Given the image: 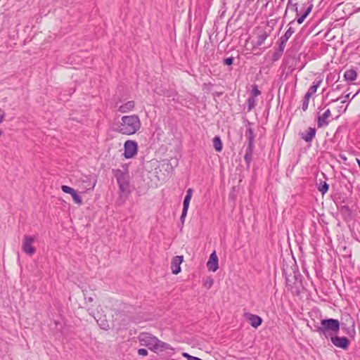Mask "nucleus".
Listing matches in <instances>:
<instances>
[{
  "instance_id": "1",
  "label": "nucleus",
  "mask_w": 360,
  "mask_h": 360,
  "mask_svg": "<svg viewBox=\"0 0 360 360\" xmlns=\"http://www.w3.org/2000/svg\"><path fill=\"white\" fill-rule=\"evenodd\" d=\"M141 127V120L137 115H124L122 117L117 131L124 135H133Z\"/></svg>"
},
{
  "instance_id": "2",
  "label": "nucleus",
  "mask_w": 360,
  "mask_h": 360,
  "mask_svg": "<svg viewBox=\"0 0 360 360\" xmlns=\"http://www.w3.org/2000/svg\"><path fill=\"white\" fill-rule=\"evenodd\" d=\"M139 340L141 345L147 347L154 352H160L171 349L169 344L161 341L157 337L148 333H141L139 335Z\"/></svg>"
},
{
  "instance_id": "3",
  "label": "nucleus",
  "mask_w": 360,
  "mask_h": 360,
  "mask_svg": "<svg viewBox=\"0 0 360 360\" xmlns=\"http://www.w3.org/2000/svg\"><path fill=\"white\" fill-rule=\"evenodd\" d=\"M112 173L117 179L120 191L122 194L129 195L131 193V189L127 167L124 170L120 169H112Z\"/></svg>"
},
{
  "instance_id": "4",
  "label": "nucleus",
  "mask_w": 360,
  "mask_h": 360,
  "mask_svg": "<svg viewBox=\"0 0 360 360\" xmlns=\"http://www.w3.org/2000/svg\"><path fill=\"white\" fill-rule=\"evenodd\" d=\"M35 237L25 235L22 242V250L27 255L32 256L36 252V248L33 246Z\"/></svg>"
},
{
  "instance_id": "5",
  "label": "nucleus",
  "mask_w": 360,
  "mask_h": 360,
  "mask_svg": "<svg viewBox=\"0 0 360 360\" xmlns=\"http://www.w3.org/2000/svg\"><path fill=\"white\" fill-rule=\"evenodd\" d=\"M138 145L135 141L127 140L124 144V156L127 159L132 158L137 153Z\"/></svg>"
},
{
  "instance_id": "6",
  "label": "nucleus",
  "mask_w": 360,
  "mask_h": 360,
  "mask_svg": "<svg viewBox=\"0 0 360 360\" xmlns=\"http://www.w3.org/2000/svg\"><path fill=\"white\" fill-rule=\"evenodd\" d=\"M321 323L322 327L319 328L320 331L324 332L326 330H330L337 333L340 330V323L337 319H323Z\"/></svg>"
},
{
  "instance_id": "7",
  "label": "nucleus",
  "mask_w": 360,
  "mask_h": 360,
  "mask_svg": "<svg viewBox=\"0 0 360 360\" xmlns=\"http://www.w3.org/2000/svg\"><path fill=\"white\" fill-rule=\"evenodd\" d=\"M244 317L250 324L255 328H258L262 322V319L257 315H255L250 313H245Z\"/></svg>"
},
{
  "instance_id": "8",
  "label": "nucleus",
  "mask_w": 360,
  "mask_h": 360,
  "mask_svg": "<svg viewBox=\"0 0 360 360\" xmlns=\"http://www.w3.org/2000/svg\"><path fill=\"white\" fill-rule=\"evenodd\" d=\"M331 116L330 109H327L323 114H319L317 118V125L319 128L326 127L328 124V119Z\"/></svg>"
},
{
  "instance_id": "9",
  "label": "nucleus",
  "mask_w": 360,
  "mask_h": 360,
  "mask_svg": "<svg viewBox=\"0 0 360 360\" xmlns=\"http://www.w3.org/2000/svg\"><path fill=\"white\" fill-rule=\"evenodd\" d=\"M183 256H175L171 262V269L174 274H178L181 271V264L183 262Z\"/></svg>"
},
{
  "instance_id": "10",
  "label": "nucleus",
  "mask_w": 360,
  "mask_h": 360,
  "mask_svg": "<svg viewBox=\"0 0 360 360\" xmlns=\"http://www.w3.org/2000/svg\"><path fill=\"white\" fill-rule=\"evenodd\" d=\"M331 341L334 345L342 349H347L349 345V340L345 337H333Z\"/></svg>"
},
{
  "instance_id": "11",
  "label": "nucleus",
  "mask_w": 360,
  "mask_h": 360,
  "mask_svg": "<svg viewBox=\"0 0 360 360\" xmlns=\"http://www.w3.org/2000/svg\"><path fill=\"white\" fill-rule=\"evenodd\" d=\"M207 266L210 271H212L213 272L216 271L218 269V258L215 252H213L210 255L209 260L207 263Z\"/></svg>"
},
{
  "instance_id": "12",
  "label": "nucleus",
  "mask_w": 360,
  "mask_h": 360,
  "mask_svg": "<svg viewBox=\"0 0 360 360\" xmlns=\"http://www.w3.org/2000/svg\"><path fill=\"white\" fill-rule=\"evenodd\" d=\"M316 130L314 127H309L305 131L300 134V137L306 142H311L315 137Z\"/></svg>"
},
{
  "instance_id": "13",
  "label": "nucleus",
  "mask_w": 360,
  "mask_h": 360,
  "mask_svg": "<svg viewBox=\"0 0 360 360\" xmlns=\"http://www.w3.org/2000/svg\"><path fill=\"white\" fill-rule=\"evenodd\" d=\"M135 107L134 101H129L119 106L118 111L121 113H127L131 111Z\"/></svg>"
},
{
  "instance_id": "14",
  "label": "nucleus",
  "mask_w": 360,
  "mask_h": 360,
  "mask_svg": "<svg viewBox=\"0 0 360 360\" xmlns=\"http://www.w3.org/2000/svg\"><path fill=\"white\" fill-rule=\"evenodd\" d=\"M357 73L354 69H349L345 72L344 77L345 80L353 82L356 79Z\"/></svg>"
},
{
  "instance_id": "15",
  "label": "nucleus",
  "mask_w": 360,
  "mask_h": 360,
  "mask_svg": "<svg viewBox=\"0 0 360 360\" xmlns=\"http://www.w3.org/2000/svg\"><path fill=\"white\" fill-rule=\"evenodd\" d=\"M254 146L248 145L245 154L244 155V159L248 165L252 161V154H253Z\"/></svg>"
},
{
  "instance_id": "16",
  "label": "nucleus",
  "mask_w": 360,
  "mask_h": 360,
  "mask_svg": "<svg viewBox=\"0 0 360 360\" xmlns=\"http://www.w3.org/2000/svg\"><path fill=\"white\" fill-rule=\"evenodd\" d=\"M245 136L248 141V145L254 146L255 135L253 129L251 127L246 129Z\"/></svg>"
},
{
  "instance_id": "17",
  "label": "nucleus",
  "mask_w": 360,
  "mask_h": 360,
  "mask_svg": "<svg viewBox=\"0 0 360 360\" xmlns=\"http://www.w3.org/2000/svg\"><path fill=\"white\" fill-rule=\"evenodd\" d=\"M213 147L217 152H221L223 148L221 140L219 136H216L213 139Z\"/></svg>"
},
{
  "instance_id": "18",
  "label": "nucleus",
  "mask_w": 360,
  "mask_h": 360,
  "mask_svg": "<svg viewBox=\"0 0 360 360\" xmlns=\"http://www.w3.org/2000/svg\"><path fill=\"white\" fill-rule=\"evenodd\" d=\"M189 204H190V200H184L183 210H182L181 215V217H180V220H181V222L184 221V219H185V218L186 217V214H187V212H188V207H189Z\"/></svg>"
},
{
  "instance_id": "19",
  "label": "nucleus",
  "mask_w": 360,
  "mask_h": 360,
  "mask_svg": "<svg viewBox=\"0 0 360 360\" xmlns=\"http://www.w3.org/2000/svg\"><path fill=\"white\" fill-rule=\"evenodd\" d=\"M267 37H268V34L266 32H262V33L258 34L257 41L256 42V46H262L264 43V41Z\"/></svg>"
},
{
  "instance_id": "20",
  "label": "nucleus",
  "mask_w": 360,
  "mask_h": 360,
  "mask_svg": "<svg viewBox=\"0 0 360 360\" xmlns=\"http://www.w3.org/2000/svg\"><path fill=\"white\" fill-rule=\"evenodd\" d=\"M321 80H315L314 82H313V84L309 87V89H308L307 92L310 93L311 94H314L316 93L317 89L319 88V86L321 85Z\"/></svg>"
},
{
  "instance_id": "21",
  "label": "nucleus",
  "mask_w": 360,
  "mask_h": 360,
  "mask_svg": "<svg viewBox=\"0 0 360 360\" xmlns=\"http://www.w3.org/2000/svg\"><path fill=\"white\" fill-rule=\"evenodd\" d=\"M294 32V28H292V27H289L287 31L285 32V34L280 39L287 42Z\"/></svg>"
},
{
  "instance_id": "22",
  "label": "nucleus",
  "mask_w": 360,
  "mask_h": 360,
  "mask_svg": "<svg viewBox=\"0 0 360 360\" xmlns=\"http://www.w3.org/2000/svg\"><path fill=\"white\" fill-rule=\"evenodd\" d=\"M247 103H248V111H250L252 109H253L256 105V99L253 96H250L247 99Z\"/></svg>"
},
{
  "instance_id": "23",
  "label": "nucleus",
  "mask_w": 360,
  "mask_h": 360,
  "mask_svg": "<svg viewBox=\"0 0 360 360\" xmlns=\"http://www.w3.org/2000/svg\"><path fill=\"white\" fill-rule=\"evenodd\" d=\"M311 10V6H309L306 11H304V14L297 18V21L299 24H302L304 19L307 18V16L309 14Z\"/></svg>"
},
{
  "instance_id": "24",
  "label": "nucleus",
  "mask_w": 360,
  "mask_h": 360,
  "mask_svg": "<svg viewBox=\"0 0 360 360\" xmlns=\"http://www.w3.org/2000/svg\"><path fill=\"white\" fill-rule=\"evenodd\" d=\"M72 198H73V200L75 203L78 204V205H82V197L79 195V194L77 193V192L76 191H75L72 194H71Z\"/></svg>"
},
{
  "instance_id": "25",
  "label": "nucleus",
  "mask_w": 360,
  "mask_h": 360,
  "mask_svg": "<svg viewBox=\"0 0 360 360\" xmlns=\"http://www.w3.org/2000/svg\"><path fill=\"white\" fill-rule=\"evenodd\" d=\"M329 186L326 182H324L323 184L320 185L318 188L319 191L322 193L325 194L328 191Z\"/></svg>"
},
{
  "instance_id": "26",
  "label": "nucleus",
  "mask_w": 360,
  "mask_h": 360,
  "mask_svg": "<svg viewBox=\"0 0 360 360\" xmlns=\"http://www.w3.org/2000/svg\"><path fill=\"white\" fill-rule=\"evenodd\" d=\"M260 94L261 91L258 89L257 86L256 84L253 85L250 96H253L254 98H255L259 96Z\"/></svg>"
},
{
  "instance_id": "27",
  "label": "nucleus",
  "mask_w": 360,
  "mask_h": 360,
  "mask_svg": "<svg viewBox=\"0 0 360 360\" xmlns=\"http://www.w3.org/2000/svg\"><path fill=\"white\" fill-rule=\"evenodd\" d=\"M61 189H62V191L64 193H68V194H70V195L75 191L72 188H71V187H70L68 186H65V185H63L61 186Z\"/></svg>"
},
{
  "instance_id": "28",
  "label": "nucleus",
  "mask_w": 360,
  "mask_h": 360,
  "mask_svg": "<svg viewBox=\"0 0 360 360\" xmlns=\"http://www.w3.org/2000/svg\"><path fill=\"white\" fill-rule=\"evenodd\" d=\"M279 41L280 42H279V45H278V51H279L280 54H281L285 49L286 41H285L284 40L281 39H279Z\"/></svg>"
},
{
  "instance_id": "29",
  "label": "nucleus",
  "mask_w": 360,
  "mask_h": 360,
  "mask_svg": "<svg viewBox=\"0 0 360 360\" xmlns=\"http://www.w3.org/2000/svg\"><path fill=\"white\" fill-rule=\"evenodd\" d=\"M287 9H291L292 11L297 12V4H292L291 0H288V5H287Z\"/></svg>"
},
{
  "instance_id": "30",
  "label": "nucleus",
  "mask_w": 360,
  "mask_h": 360,
  "mask_svg": "<svg viewBox=\"0 0 360 360\" xmlns=\"http://www.w3.org/2000/svg\"><path fill=\"white\" fill-rule=\"evenodd\" d=\"M182 356L185 358L187 359V360H202V359L200 358H198V357H196V356H191V354H189L188 353H186V352H183L182 353Z\"/></svg>"
},
{
  "instance_id": "31",
  "label": "nucleus",
  "mask_w": 360,
  "mask_h": 360,
  "mask_svg": "<svg viewBox=\"0 0 360 360\" xmlns=\"http://www.w3.org/2000/svg\"><path fill=\"white\" fill-rule=\"evenodd\" d=\"M193 188H188L186 191V196L184 198V200H190L191 201V199L192 195H193Z\"/></svg>"
},
{
  "instance_id": "32",
  "label": "nucleus",
  "mask_w": 360,
  "mask_h": 360,
  "mask_svg": "<svg viewBox=\"0 0 360 360\" xmlns=\"http://www.w3.org/2000/svg\"><path fill=\"white\" fill-rule=\"evenodd\" d=\"M233 63V57H229L227 58H225L223 61V63L226 65H231Z\"/></svg>"
},
{
  "instance_id": "33",
  "label": "nucleus",
  "mask_w": 360,
  "mask_h": 360,
  "mask_svg": "<svg viewBox=\"0 0 360 360\" xmlns=\"http://www.w3.org/2000/svg\"><path fill=\"white\" fill-rule=\"evenodd\" d=\"M309 101L307 100H302V109L303 111H306L309 106Z\"/></svg>"
},
{
  "instance_id": "34",
  "label": "nucleus",
  "mask_w": 360,
  "mask_h": 360,
  "mask_svg": "<svg viewBox=\"0 0 360 360\" xmlns=\"http://www.w3.org/2000/svg\"><path fill=\"white\" fill-rule=\"evenodd\" d=\"M213 284V280L211 279V278H208L207 279L205 283H204V285L207 288H210Z\"/></svg>"
},
{
  "instance_id": "35",
  "label": "nucleus",
  "mask_w": 360,
  "mask_h": 360,
  "mask_svg": "<svg viewBox=\"0 0 360 360\" xmlns=\"http://www.w3.org/2000/svg\"><path fill=\"white\" fill-rule=\"evenodd\" d=\"M138 354L140 355V356H146L148 355V351L146 349H139L138 350Z\"/></svg>"
},
{
  "instance_id": "36",
  "label": "nucleus",
  "mask_w": 360,
  "mask_h": 360,
  "mask_svg": "<svg viewBox=\"0 0 360 360\" xmlns=\"http://www.w3.org/2000/svg\"><path fill=\"white\" fill-rule=\"evenodd\" d=\"M5 112L0 108V123L4 120Z\"/></svg>"
},
{
  "instance_id": "37",
  "label": "nucleus",
  "mask_w": 360,
  "mask_h": 360,
  "mask_svg": "<svg viewBox=\"0 0 360 360\" xmlns=\"http://www.w3.org/2000/svg\"><path fill=\"white\" fill-rule=\"evenodd\" d=\"M312 96V94H311L309 92H307L304 95V100H307V101H309V98H311V96Z\"/></svg>"
},
{
  "instance_id": "38",
  "label": "nucleus",
  "mask_w": 360,
  "mask_h": 360,
  "mask_svg": "<svg viewBox=\"0 0 360 360\" xmlns=\"http://www.w3.org/2000/svg\"><path fill=\"white\" fill-rule=\"evenodd\" d=\"M349 95H350V94H347V95L345 96V99H344L343 101H342V103H346V102L349 103Z\"/></svg>"
},
{
  "instance_id": "39",
  "label": "nucleus",
  "mask_w": 360,
  "mask_h": 360,
  "mask_svg": "<svg viewBox=\"0 0 360 360\" xmlns=\"http://www.w3.org/2000/svg\"><path fill=\"white\" fill-rule=\"evenodd\" d=\"M103 329H107L108 328V325L107 323L101 324Z\"/></svg>"
},
{
  "instance_id": "40",
  "label": "nucleus",
  "mask_w": 360,
  "mask_h": 360,
  "mask_svg": "<svg viewBox=\"0 0 360 360\" xmlns=\"http://www.w3.org/2000/svg\"><path fill=\"white\" fill-rule=\"evenodd\" d=\"M341 158H342L344 160H347V158H346V157H345V156L341 155Z\"/></svg>"
},
{
  "instance_id": "41",
  "label": "nucleus",
  "mask_w": 360,
  "mask_h": 360,
  "mask_svg": "<svg viewBox=\"0 0 360 360\" xmlns=\"http://www.w3.org/2000/svg\"><path fill=\"white\" fill-rule=\"evenodd\" d=\"M94 186H95V183H94V184H92V186H91V187L90 188L93 189Z\"/></svg>"
},
{
  "instance_id": "42",
  "label": "nucleus",
  "mask_w": 360,
  "mask_h": 360,
  "mask_svg": "<svg viewBox=\"0 0 360 360\" xmlns=\"http://www.w3.org/2000/svg\"><path fill=\"white\" fill-rule=\"evenodd\" d=\"M335 89H340L339 85H338V86H336V88H335Z\"/></svg>"
},
{
  "instance_id": "43",
  "label": "nucleus",
  "mask_w": 360,
  "mask_h": 360,
  "mask_svg": "<svg viewBox=\"0 0 360 360\" xmlns=\"http://www.w3.org/2000/svg\"><path fill=\"white\" fill-rule=\"evenodd\" d=\"M294 22V21H290V22L289 23V25L292 24Z\"/></svg>"
},
{
  "instance_id": "44",
  "label": "nucleus",
  "mask_w": 360,
  "mask_h": 360,
  "mask_svg": "<svg viewBox=\"0 0 360 360\" xmlns=\"http://www.w3.org/2000/svg\"><path fill=\"white\" fill-rule=\"evenodd\" d=\"M338 100H339V98H336L335 100H333L332 101L333 102V101H338Z\"/></svg>"
},
{
  "instance_id": "45",
  "label": "nucleus",
  "mask_w": 360,
  "mask_h": 360,
  "mask_svg": "<svg viewBox=\"0 0 360 360\" xmlns=\"http://www.w3.org/2000/svg\"><path fill=\"white\" fill-rule=\"evenodd\" d=\"M2 134V131L0 130V136Z\"/></svg>"
}]
</instances>
